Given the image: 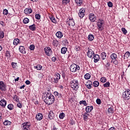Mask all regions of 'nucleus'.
<instances>
[{"instance_id":"obj_1","label":"nucleus","mask_w":130,"mask_h":130,"mask_svg":"<svg viewBox=\"0 0 130 130\" xmlns=\"http://www.w3.org/2000/svg\"><path fill=\"white\" fill-rule=\"evenodd\" d=\"M44 102L46 104H48V105H51V104H53L54 103V101L55 100V98L54 96L52 94L51 92H46V95L44 96Z\"/></svg>"},{"instance_id":"obj_2","label":"nucleus","mask_w":130,"mask_h":130,"mask_svg":"<svg viewBox=\"0 0 130 130\" xmlns=\"http://www.w3.org/2000/svg\"><path fill=\"white\" fill-rule=\"evenodd\" d=\"M70 86L73 90L78 91L80 87V84H79V81L76 79H72L70 81Z\"/></svg>"},{"instance_id":"obj_3","label":"nucleus","mask_w":130,"mask_h":130,"mask_svg":"<svg viewBox=\"0 0 130 130\" xmlns=\"http://www.w3.org/2000/svg\"><path fill=\"white\" fill-rule=\"evenodd\" d=\"M78 71H80V66L77 65L76 63L72 64L70 66V72L76 73V72H78Z\"/></svg>"},{"instance_id":"obj_4","label":"nucleus","mask_w":130,"mask_h":130,"mask_svg":"<svg viewBox=\"0 0 130 130\" xmlns=\"http://www.w3.org/2000/svg\"><path fill=\"white\" fill-rule=\"evenodd\" d=\"M122 98L124 100H129L130 99V90L129 89L123 92Z\"/></svg>"},{"instance_id":"obj_5","label":"nucleus","mask_w":130,"mask_h":130,"mask_svg":"<svg viewBox=\"0 0 130 130\" xmlns=\"http://www.w3.org/2000/svg\"><path fill=\"white\" fill-rule=\"evenodd\" d=\"M44 51L48 56H50L52 54V50L49 47H46L44 48Z\"/></svg>"},{"instance_id":"obj_6","label":"nucleus","mask_w":130,"mask_h":130,"mask_svg":"<svg viewBox=\"0 0 130 130\" xmlns=\"http://www.w3.org/2000/svg\"><path fill=\"white\" fill-rule=\"evenodd\" d=\"M102 62L105 70H106V71H108V70L110 69V63L109 62V61H108V60H106L105 62Z\"/></svg>"},{"instance_id":"obj_7","label":"nucleus","mask_w":130,"mask_h":130,"mask_svg":"<svg viewBox=\"0 0 130 130\" xmlns=\"http://www.w3.org/2000/svg\"><path fill=\"white\" fill-rule=\"evenodd\" d=\"M89 19L90 21H91L92 22H94L96 21V20L97 19V17L96 16H95V14H94L93 13H90L89 15Z\"/></svg>"},{"instance_id":"obj_8","label":"nucleus","mask_w":130,"mask_h":130,"mask_svg":"<svg viewBox=\"0 0 130 130\" xmlns=\"http://www.w3.org/2000/svg\"><path fill=\"white\" fill-rule=\"evenodd\" d=\"M0 90L4 91L7 90V85L5 84L4 81H0Z\"/></svg>"},{"instance_id":"obj_9","label":"nucleus","mask_w":130,"mask_h":130,"mask_svg":"<svg viewBox=\"0 0 130 130\" xmlns=\"http://www.w3.org/2000/svg\"><path fill=\"white\" fill-rule=\"evenodd\" d=\"M85 12H86L85 9H80V10H79V12L78 13V16L79 18H83L84 16H85Z\"/></svg>"},{"instance_id":"obj_10","label":"nucleus","mask_w":130,"mask_h":130,"mask_svg":"<svg viewBox=\"0 0 130 130\" xmlns=\"http://www.w3.org/2000/svg\"><path fill=\"white\" fill-rule=\"evenodd\" d=\"M97 26L98 28L100 31H102V30L104 29V27H103V22H102V20H100V21L97 23Z\"/></svg>"},{"instance_id":"obj_11","label":"nucleus","mask_w":130,"mask_h":130,"mask_svg":"<svg viewBox=\"0 0 130 130\" xmlns=\"http://www.w3.org/2000/svg\"><path fill=\"white\" fill-rule=\"evenodd\" d=\"M67 24H68L69 26H74L75 25H76V23H75V20L73 18H70L69 20L67 21Z\"/></svg>"},{"instance_id":"obj_12","label":"nucleus","mask_w":130,"mask_h":130,"mask_svg":"<svg viewBox=\"0 0 130 130\" xmlns=\"http://www.w3.org/2000/svg\"><path fill=\"white\" fill-rule=\"evenodd\" d=\"M93 109H94V107L92 106H87L85 108V111L87 113H90V112H91Z\"/></svg>"},{"instance_id":"obj_13","label":"nucleus","mask_w":130,"mask_h":130,"mask_svg":"<svg viewBox=\"0 0 130 130\" xmlns=\"http://www.w3.org/2000/svg\"><path fill=\"white\" fill-rule=\"evenodd\" d=\"M109 106H110V107L108 109V113H109V114H110V113H114V109L113 108V106L110 105H109Z\"/></svg>"},{"instance_id":"obj_14","label":"nucleus","mask_w":130,"mask_h":130,"mask_svg":"<svg viewBox=\"0 0 130 130\" xmlns=\"http://www.w3.org/2000/svg\"><path fill=\"white\" fill-rule=\"evenodd\" d=\"M54 116H55V115L53 113V111H50L48 114V118L50 119H53L54 118Z\"/></svg>"},{"instance_id":"obj_15","label":"nucleus","mask_w":130,"mask_h":130,"mask_svg":"<svg viewBox=\"0 0 130 130\" xmlns=\"http://www.w3.org/2000/svg\"><path fill=\"white\" fill-rule=\"evenodd\" d=\"M19 50L21 53H23V54H26V51L25 50V47L23 46H19Z\"/></svg>"},{"instance_id":"obj_16","label":"nucleus","mask_w":130,"mask_h":130,"mask_svg":"<svg viewBox=\"0 0 130 130\" xmlns=\"http://www.w3.org/2000/svg\"><path fill=\"white\" fill-rule=\"evenodd\" d=\"M93 59L94 62H98V61H99V60L100 59V57L98 54L93 55Z\"/></svg>"},{"instance_id":"obj_17","label":"nucleus","mask_w":130,"mask_h":130,"mask_svg":"<svg viewBox=\"0 0 130 130\" xmlns=\"http://www.w3.org/2000/svg\"><path fill=\"white\" fill-rule=\"evenodd\" d=\"M0 105L5 108V107H6V105H7V101L5 100H2L0 101Z\"/></svg>"},{"instance_id":"obj_18","label":"nucleus","mask_w":130,"mask_h":130,"mask_svg":"<svg viewBox=\"0 0 130 130\" xmlns=\"http://www.w3.org/2000/svg\"><path fill=\"white\" fill-rule=\"evenodd\" d=\"M43 118V115L41 113H38L36 115V119L37 120H41Z\"/></svg>"},{"instance_id":"obj_19","label":"nucleus","mask_w":130,"mask_h":130,"mask_svg":"<svg viewBox=\"0 0 130 130\" xmlns=\"http://www.w3.org/2000/svg\"><path fill=\"white\" fill-rule=\"evenodd\" d=\"M89 115H90V114H88V113H87L86 112L84 113L83 119L84 120H85V121H87V120L89 119V117H88Z\"/></svg>"},{"instance_id":"obj_20","label":"nucleus","mask_w":130,"mask_h":130,"mask_svg":"<svg viewBox=\"0 0 130 130\" xmlns=\"http://www.w3.org/2000/svg\"><path fill=\"white\" fill-rule=\"evenodd\" d=\"M56 36L57 37V38H59V39H60V38H62V36H63V34L61 31H58L56 33Z\"/></svg>"},{"instance_id":"obj_21","label":"nucleus","mask_w":130,"mask_h":130,"mask_svg":"<svg viewBox=\"0 0 130 130\" xmlns=\"http://www.w3.org/2000/svg\"><path fill=\"white\" fill-rule=\"evenodd\" d=\"M24 13L25 14H31L32 9L31 8H26L24 11Z\"/></svg>"},{"instance_id":"obj_22","label":"nucleus","mask_w":130,"mask_h":130,"mask_svg":"<svg viewBox=\"0 0 130 130\" xmlns=\"http://www.w3.org/2000/svg\"><path fill=\"white\" fill-rule=\"evenodd\" d=\"M51 82L52 84H57V83H58V80H57L56 78L52 77L51 78Z\"/></svg>"},{"instance_id":"obj_23","label":"nucleus","mask_w":130,"mask_h":130,"mask_svg":"<svg viewBox=\"0 0 130 130\" xmlns=\"http://www.w3.org/2000/svg\"><path fill=\"white\" fill-rule=\"evenodd\" d=\"M29 29H30L31 31H36V25L33 24L32 25H29Z\"/></svg>"},{"instance_id":"obj_24","label":"nucleus","mask_w":130,"mask_h":130,"mask_svg":"<svg viewBox=\"0 0 130 130\" xmlns=\"http://www.w3.org/2000/svg\"><path fill=\"white\" fill-rule=\"evenodd\" d=\"M110 58L112 59V60L117 59V54L116 53H112L110 55Z\"/></svg>"},{"instance_id":"obj_25","label":"nucleus","mask_w":130,"mask_h":130,"mask_svg":"<svg viewBox=\"0 0 130 130\" xmlns=\"http://www.w3.org/2000/svg\"><path fill=\"white\" fill-rule=\"evenodd\" d=\"M67 51H68V48L66 47H63L61 49V53L62 54H66Z\"/></svg>"},{"instance_id":"obj_26","label":"nucleus","mask_w":130,"mask_h":130,"mask_svg":"<svg viewBox=\"0 0 130 130\" xmlns=\"http://www.w3.org/2000/svg\"><path fill=\"white\" fill-rule=\"evenodd\" d=\"M101 56L102 58V59L104 60V59H106V56H107V54L105 52H102L101 54Z\"/></svg>"},{"instance_id":"obj_27","label":"nucleus","mask_w":130,"mask_h":130,"mask_svg":"<svg viewBox=\"0 0 130 130\" xmlns=\"http://www.w3.org/2000/svg\"><path fill=\"white\" fill-rule=\"evenodd\" d=\"M22 126H26L27 127H30V126H31V124L29 122H26L23 123L22 124Z\"/></svg>"},{"instance_id":"obj_28","label":"nucleus","mask_w":130,"mask_h":130,"mask_svg":"<svg viewBox=\"0 0 130 130\" xmlns=\"http://www.w3.org/2000/svg\"><path fill=\"white\" fill-rule=\"evenodd\" d=\"M19 42H20V40H19V39H15L13 41V44L14 45H15V46H17V45L19 44Z\"/></svg>"},{"instance_id":"obj_29","label":"nucleus","mask_w":130,"mask_h":130,"mask_svg":"<svg viewBox=\"0 0 130 130\" xmlns=\"http://www.w3.org/2000/svg\"><path fill=\"white\" fill-rule=\"evenodd\" d=\"M88 39L89 41H93L94 40V35L90 34L88 36Z\"/></svg>"},{"instance_id":"obj_30","label":"nucleus","mask_w":130,"mask_h":130,"mask_svg":"<svg viewBox=\"0 0 130 130\" xmlns=\"http://www.w3.org/2000/svg\"><path fill=\"white\" fill-rule=\"evenodd\" d=\"M34 69H37L38 71L42 70V66L40 64H38L37 66H34Z\"/></svg>"},{"instance_id":"obj_31","label":"nucleus","mask_w":130,"mask_h":130,"mask_svg":"<svg viewBox=\"0 0 130 130\" xmlns=\"http://www.w3.org/2000/svg\"><path fill=\"white\" fill-rule=\"evenodd\" d=\"M75 2L78 6H81L83 4V0H75Z\"/></svg>"},{"instance_id":"obj_32","label":"nucleus","mask_w":130,"mask_h":130,"mask_svg":"<svg viewBox=\"0 0 130 130\" xmlns=\"http://www.w3.org/2000/svg\"><path fill=\"white\" fill-rule=\"evenodd\" d=\"M111 63H113L115 66H117V64H118V63H119L118 60H117V59H116L115 60H112L111 61Z\"/></svg>"},{"instance_id":"obj_33","label":"nucleus","mask_w":130,"mask_h":130,"mask_svg":"<svg viewBox=\"0 0 130 130\" xmlns=\"http://www.w3.org/2000/svg\"><path fill=\"white\" fill-rule=\"evenodd\" d=\"M4 125H11L12 124V122L9 120H5L4 122Z\"/></svg>"},{"instance_id":"obj_34","label":"nucleus","mask_w":130,"mask_h":130,"mask_svg":"<svg viewBox=\"0 0 130 130\" xmlns=\"http://www.w3.org/2000/svg\"><path fill=\"white\" fill-rule=\"evenodd\" d=\"M91 78V75L89 73H87L84 75V78L85 80H89Z\"/></svg>"},{"instance_id":"obj_35","label":"nucleus","mask_w":130,"mask_h":130,"mask_svg":"<svg viewBox=\"0 0 130 130\" xmlns=\"http://www.w3.org/2000/svg\"><path fill=\"white\" fill-rule=\"evenodd\" d=\"M64 116H66V114L64 113H61L59 115L60 119H63V118H64Z\"/></svg>"},{"instance_id":"obj_36","label":"nucleus","mask_w":130,"mask_h":130,"mask_svg":"<svg viewBox=\"0 0 130 130\" xmlns=\"http://www.w3.org/2000/svg\"><path fill=\"white\" fill-rule=\"evenodd\" d=\"M11 66H12L14 70H17V63L16 62H12L11 63Z\"/></svg>"},{"instance_id":"obj_37","label":"nucleus","mask_w":130,"mask_h":130,"mask_svg":"<svg viewBox=\"0 0 130 130\" xmlns=\"http://www.w3.org/2000/svg\"><path fill=\"white\" fill-rule=\"evenodd\" d=\"M79 104L81 105V104H83V105L84 106H87L88 105V104H87V102H86V101H81L79 102Z\"/></svg>"},{"instance_id":"obj_38","label":"nucleus","mask_w":130,"mask_h":130,"mask_svg":"<svg viewBox=\"0 0 130 130\" xmlns=\"http://www.w3.org/2000/svg\"><path fill=\"white\" fill-rule=\"evenodd\" d=\"M5 37V32L2 30H0V39H3Z\"/></svg>"},{"instance_id":"obj_39","label":"nucleus","mask_w":130,"mask_h":130,"mask_svg":"<svg viewBox=\"0 0 130 130\" xmlns=\"http://www.w3.org/2000/svg\"><path fill=\"white\" fill-rule=\"evenodd\" d=\"M55 77H56L57 80L58 81L59 80H60V74L58 73H56L55 74Z\"/></svg>"},{"instance_id":"obj_40","label":"nucleus","mask_w":130,"mask_h":130,"mask_svg":"<svg viewBox=\"0 0 130 130\" xmlns=\"http://www.w3.org/2000/svg\"><path fill=\"white\" fill-rule=\"evenodd\" d=\"M7 107L9 110H13V109H14V105H13V104H10L8 105Z\"/></svg>"},{"instance_id":"obj_41","label":"nucleus","mask_w":130,"mask_h":130,"mask_svg":"<svg viewBox=\"0 0 130 130\" xmlns=\"http://www.w3.org/2000/svg\"><path fill=\"white\" fill-rule=\"evenodd\" d=\"M100 81H101V82L102 83H106V82H107V79H106V78H105V77H102V78H101Z\"/></svg>"},{"instance_id":"obj_42","label":"nucleus","mask_w":130,"mask_h":130,"mask_svg":"<svg viewBox=\"0 0 130 130\" xmlns=\"http://www.w3.org/2000/svg\"><path fill=\"white\" fill-rule=\"evenodd\" d=\"M69 3H70V0H62V4L64 6L66 5H68V4H69Z\"/></svg>"},{"instance_id":"obj_43","label":"nucleus","mask_w":130,"mask_h":130,"mask_svg":"<svg viewBox=\"0 0 130 130\" xmlns=\"http://www.w3.org/2000/svg\"><path fill=\"white\" fill-rule=\"evenodd\" d=\"M93 84L94 87H97L99 86V82L97 81H94Z\"/></svg>"},{"instance_id":"obj_44","label":"nucleus","mask_w":130,"mask_h":130,"mask_svg":"<svg viewBox=\"0 0 130 130\" xmlns=\"http://www.w3.org/2000/svg\"><path fill=\"white\" fill-rule=\"evenodd\" d=\"M29 19H28L27 18H24L23 20L24 24H28V23H29Z\"/></svg>"},{"instance_id":"obj_45","label":"nucleus","mask_w":130,"mask_h":130,"mask_svg":"<svg viewBox=\"0 0 130 130\" xmlns=\"http://www.w3.org/2000/svg\"><path fill=\"white\" fill-rule=\"evenodd\" d=\"M95 54V53L94 52V51H92L91 53H89V54L87 55V56L91 58V57H93V55Z\"/></svg>"},{"instance_id":"obj_46","label":"nucleus","mask_w":130,"mask_h":130,"mask_svg":"<svg viewBox=\"0 0 130 130\" xmlns=\"http://www.w3.org/2000/svg\"><path fill=\"white\" fill-rule=\"evenodd\" d=\"M6 56L8 58L11 57V52L9 51H7L6 53Z\"/></svg>"},{"instance_id":"obj_47","label":"nucleus","mask_w":130,"mask_h":130,"mask_svg":"<svg viewBox=\"0 0 130 130\" xmlns=\"http://www.w3.org/2000/svg\"><path fill=\"white\" fill-rule=\"evenodd\" d=\"M129 55H130V53L128 51H127L125 53V56L126 58V59H127V58H128V57H129Z\"/></svg>"},{"instance_id":"obj_48","label":"nucleus","mask_w":130,"mask_h":130,"mask_svg":"<svg viewBox=\"0 0 130 130\" xmlns=\"http://www.w3.org/2000/svg\"><path fill=\"white\" fill-rule=\"evenodd\" d=\"M110 86V83L109 82H107L106 83L104 84V87H108Z\"/></svg>"},{"instance_id":"obj_49","label":"nucleus","mask_w":130,"mask_h":130,"mask_svg":"<svg viewBox=\"0 0 130 130\" xmlns=\"http://www.w3.org/2000/svg\"><path fill=\"white\" fill-rule=\"evenodd\" d=\"M121 30L124 35H125L126 34V33H127V30H126V29H125L124 27L121 28Z\"/></svg>"},{"instance_id":"obj_50","label":"nucleus","mask_w":130,"mask_h":130,"mask_svg":"<svg viewBox=\"0 0 130 130\" xmlns=\"http://www.w3.org/2000/svg\"><path fill=\"white\" fill-rule=\"evenodd\" d=\"M108 6L109 7V8H112V7H113V4H112V2H109L108 3Z\"/></svg>"},{"instance_id":"obj_51","label":"nucleus","mask_w":130,"mask_h":130,"mask_svg":"<svg viewBox=\"0 0 130 130\" xmlns=\"http://www.w3.org/2000/svg\"><path fill=\"white\" fill-rule=\"evenodd\" d=\"M35 17H36V19H37V20H40V19L41 18V16L40 15V14H36Z\"/></svg>"},{"instance_id":"obj_52","label":"nucleus","mask_w":130,"mask_h":130,"mask_svg":"<svg viewBox=\"0 0 130 130\" xmlns=\"http://www.w3.org/2000/svg\"><path fill=\"white\" fill-rule=\"evenodd\" d=\"M53 43L54 44H55V45H56V46H57L59 42H58V41H57V40H53Z\"/></svg>"},{"instance_id":"obj_53","label":"nucleus","mask_w":130,"mask_h":130,"mask_svg":"<svg viewBox=\"0 0 130 130\" xmlns=\"http://www.w3.org/2000/svg\"><path fill=\"white\" fill-rule=\"evenodd\" d=\"M54 95H55V96H60V97H61V94L57 92V91H54Z\"/></svg>"},{"instance_id":"obj_54","label":"nucleus","mask_w":130,"mask_h":130,"mask_svg":"<svg viewBox=\"0 0 130 130\" xmlns=\"http://www.w3.org/2000/svg\"><path fill=\"white\" fill-rule=\"evenodd\" d=\"M3 14L6 15H8L9 14V11L7 9H4L3 10Z\"/></svg>"},{"instance_id":"obj_55","label":"nucleus","mask_w":130,"mask_h":130,"mask_svg":"<svg viewBox=\"0 0 130 130\" xmlns=\"http://www.w3.org/2000/svg\"><path fill=\"white\" fill-rule=\"evenodd\" d=\"M29 49L30 50H34V49H35V46H34V45H31L29 46Z\"/></svg>"},{"instance_id":"obj_56","label":"nucleus","mask_w":130,"mask_h":130,"mask_svg":"<svg viewBox=\"0 0 130 130\" xmlns=\"http://www.w3.org/2000/svg\"><path fill=\"white\" fill-rule=\"evenodd\" d=\"M85 85H93V83L90 80H88Z\"/></svg>"},{"instance_id":"obj_57","label":"nucleus","mask_w":130,"mask_h":130,"mask_svg":"<svg viewBox=\"0 0 130 130\" xmlns=\"http://www.w3.org/2000/svg\"><path fill=\"white\" fill-rule=\"evenodd\" d=\"M50 20L53 23H55L56 22V20H55V18L53 17H51Z\"/></svg>"},{"instance_id":"obj_58","label":"nucleus","mask_w":130,"mask_h":130,"mask_svg":"<svg viewBox=\"0 0 130 130\" xmlns=\"http://www.w3.org/2000/svg\"><path fill=\"white\" fill-rule=\"evenodd\" d=\"M96 103L98 104V105H100L101 104V100L100 99H97L96 100Z\"/></svg>"},{"instance_id":"obj_59","label":"nucleus","mask_w":130,"mask_h":130,"mask_svg":"<svg viewBox=\"0 0 130 130\" xmlns=\"http://www.w3.org/2000/svg\"><path fill=\"white\" fill-rule=\"evenodd\" d=\"M80 49H81V48L80 47V46H76V47H75V50L76 51H80Z\"/></svg>"},{"instance_id":"obj_60","label":"nucleus","mask_w":130,"mask_h":130,"mask_svg":"<svg viewBox=\"0 0 130 130\" xmlns=\"http://www.w3.org/2000/svg\"><path fill=\"white\" fill-rule=\"evenodd\" d=\"M87 89H91L92 88V85L91 84H85Z\"/></svg>"},{"instance_id":"obj_61","label":"nucleus","mask_w":130,"mask_h":130,"mask_svg":"<svg viewBox=\"0 0 130 130\" xmlns=\"http://www.w3.org/2000/svg\"><path fill=\"white\" fill-rule=\"evenodd\" d=\"M17 107H19V108H22V107H23L22 104H21L20 103H18L17 104Z\"/></svg>"},{"instance_id":"obj_62","label":"nucleus","mask_w":130,"mask_h":130,"mask_svg":"<svg viewBox=\"0 0 130 130\" xmlns=\"http://www.w3.org/2000/svg\"><path fill=\"white\" fill-rule=\"evenodd\" d=\"M61 75L63 79H66V74L63 71L61 72Z\"/></svg>"},{"instance_id":"obj_63","label":"nucleus","mask_w":130,"mask_h":130,"mask_svg":"<svg viewBox=\"0 0 130 130\" xmlns=\"http://www.w3.org/2000/svg\"><path fill=\"white\" fill-rule=\"evenodd\" d=\"M22 129H23V130H30V127H27L25 126H22Z\"/></svg>"},{"instance_id":"obj_64","label":"nucleus","mask_w":130,"mask_h":130,"mask_svg":"<svg viewBox=\"0 0 130 130\" xmlns=\"http://www.w3.org/2000/svg\"><path fill=\"white\" fill-rule=\"evenodd\" d=\"M88 52H87V55H88V54H89V53H91L93 51L92 50V49H90V48H88Z\"/></svg>"}]
</instances>
